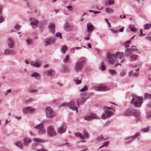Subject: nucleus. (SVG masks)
<instances>
[{"label":"nucleus","mask_w":151,"mask_h":151,"mask_svg":"<svg viewBox=\"0 0 151 151\" xmlns=\"http://www.w3.org/2000/svg\"><path fill=\"white\" fill-rule=\"evenodd\" d=\"M133 98L131 103L135 107H139L141 106L143 102L142 97L136 95L132 96Z\"/></svg>","instance_id":"3"},{"label":"nucleus","mask_w":151,"mask_h":151,"mask_svg":"<svg viewBox=\"0 0 151 151\" xmlns=\"http://www.w3.org/2000/svg\"><path fill=\"white\" fill-rule=\"evenodd\" d=\"M84 132V135H82V134L80 132H77L75 133V135L78 137H80L81 139H84L85 138V136L86 137L88 138L89 137L90 135L88 133L87 130L84 129L83 130Z\"/></svg>","instance_id":"11"},{"label":"nucleus","mask_w":151,"mask_h":151,"mask_svg":"<svg viewBox=\"0 0 151 151\" xmlns=\"http://www.w3.org/2000/svg\"><path fill=\"white\" fill-rule=\"evenodd\" d=\"M80 98L77 100V105H76L74 101H71L68 103H64L61 104L60 107L67 106L73 110H76V113L78 112V108L79 106V104L84 102L86 99V93H81L80 95Z\"/></svg>","instance_id":"1"},{"label":"nucleus","mask_w":151,"mask_h":151,"mask_svg":"<svg viewBox=\"0 0 151 151\" xmlns=\"http://www.w3.org/2000/svg\"><path fill=\"white\" fill-rule=\"evenodd\" d=\"M106 12L109 14H113L114 12V10L110 7H106L105 9Z\"/></svg>","instance_id":"26"},{"label":"nucleus","mask_w":151,"mask_h":151,"mask_svg":"<svg viewBox=\"0 0 151 151\" xmlns=\"http://www.w3.org/2000/svg\"><path fill=\"white\" fill-rule=\"evenodd\" d=\"M102 65H101V70H104L106 69V67L105 65H103V62H101Z\"/></svg>","instance_id":"54"},{"label":"nucleus","mask_w":151,"mask_h":151,"mask_svg":"<svg viewBox=\"0 0 151 151\" xmlns=\"http://www.w3.org/2000/svg\"><path fill=\"white\" fill-rule=\"evenodd\" d=\"M64 27L65 30L68 31L71 30L72 29V27L67 23H65Z\"/></svg>","instance_id":"24"},{"label":"nucleus","mask_w":151,"mask_h":151,"mask_svg":"<svg viewBox=\"0 0 151 151\" xmlns=\"http://www.w3.org/2000/svg\"><path fill=\"white\" fill-rule=\"evenodd\" d=\"M4 20V19L2 17H0V23L3 22Z\"/></svg>","instance_id":"61"},{"label":"nucleus","mask_w":151,"mask_h":151,"mask_svg":"<svg viewBox=\"0 0 151 151\" xmlns=\"http://www.w3.org/2000/svg\"><path fill=\"white\" fill-rule=\"evenodd\" d=\"M128 74L129 75V76H132V74H133L132 70H131L128 73Z\"/></svg>","instance_id":"59"},{"label":"nucleus","mask_w":151,"mask_h":151,"mask_svg":"<svg viewBox=\"0 0 151 151\" xmlns=\"http://www.w3.org/2000/svg\"><path fill=\"white\" fill-rule=\"evenodd\" d=\"M109 144V142L108 141L105 142L103 143V144L102 146H101V147H99V148L100 149L101 148L103 147H104V146L107 147V146Z\"/></svg>","instance_id":"41"},{"label":"nucleus","mask_w":151,"mask_h":151,"mask_svg":"<svg viewBox=\"0 0 151 151\" xmlns=\"http://www.w3.org/2000/svg\"><path fill=\"white\" fill-rule=\"evenodd\" d=\"M129 28L132 31L135 32L137 31L136 27L134 25L130 24L129 25Z\"/></svg>","instance_id":"35"},{"label":"nucleus","mask_w":151,"mask_h":151,"mask_svg":"<svg viewBox=\"0 0 151 151\" xmlns=\"http://www.w3.org/2000/svg\"><path fill=\"white\" fill-rule=\"evenodd\" d=\"M45 73L47 76H52L55 74L54 71L53 70H49L46 71L45 72Z\"/></svg>","instance_id":"19"},{"label":"nucleus","mask_w":151,"mask_h":151,"mask_svg":"<svg viewBox=\"0 0 151 151\" xmlns=\"http://www.w3.org/2000/svg\"><path fill=\"white\" fill-rule=\"evenodd\" d=\"M146 117L147 118H149L151 117V111L148 112L146 114Z\"/></svg>","instance_id":"49"},{"label":"nucleus","mask_w":151,"mask_h":151,"mask_svg":"<svg viewBox=\"0 0 151 151\" xmlns=\"http://www.w3.org/2000/svg\"><path fill=\"white\" fill-rule=\"evenodd\" d=\"M149 127H147L146 128H142L141 129V131L143 132H147L149 130Z\"/></svg>","instance_id":"40"},{"label":"nucleus","mask_w":151,"mask_h":151,"mask_svg":"<svg viewBox=\"0 0 151 151\" xmlns=\"http://www.w3.org/2000/svg\"><path fill=\"white\" fill-rule=\"evenodd\" d=\"M7 43L8 46L10 48H13L14 46V42L11 38H9L7 40Z\"/></svg>","instance_id":"16"},{"label":"nucleus","mask_w":151,"mask_h":151,"mask_svg":"<svg viewBox=\"0 0 151 151\" xmlns=\"http://www.w3.org/2000/svg\"><path fill=\"white\" fill-rule=\"evenodd\" d=\"M133 47H136L133 46L132 47L130 48L126 49L125 51V55L127 56H129L130 54L132 53V51L134 50H137L136 48H133Z\"/></svg>","instance_id":"17"},{"label":"nucleus","mask_w":151,"mask_h":151,"mask_svg":"<svg viewBox=\"0 0 151 151\" xmlns=\"http://www.w3.org/2000/svg\"><path fill=\"white\" fill-rule=\"evenodd\" d=\"M34 142L36 143H40L44 142V141L41 139L37 138H34L33 139Z\"/></svg>","instance_id":"31"},{"label":"nucleus","mask_w":151,"mask_h":151,"mask_svg":"<svg viewBox=\"0 0 151 151\" xmlns=\"http://www.w3.org/2000/svg\"><path fill=\"white\" fill-rule=\"evenodd\" d=\"M32 77H34L37 80H39L40 78V75L36 72L33 73L31 75Z\"/></svg>","instance_id":"25"},{"label":"nucleus","mask_w":151,"mask_h":151,"mask_svg":"<svg viewBox=\"0 0 151 151\" xmlns=\"http://www.w3.org/2000/svg\"><path fill=\"white\" fill-rule=\"evenodd\" d=\"M75 49L74 47L71 48L70 50V53H73L75 52L74 50Z\"/></svg>","instance_id":"57"},{"label":"nucleus","mask_w":151,"mask_h":151,"mask_svg":"<svg viewBox=\"0 0 151 151\" xmlns=\"http://www.w3.org/2000/svg\"><path fill=\"white\" fill-rule=\"evenodd\" d=\"M55 41V38L53 37H49L45 39L44 41V43L46 46L53 43Z\"/></svg>","instance_id":"12"},{"label":"nucleus","mask_w":151,"mask_h":151,"mask_svg":"<svg viewBox=\"0 0 151 151\" xmlns=\"http://www.w3.org/2000/svg\"><path fill=\"white\" fill-rule=\"evenodd\" d=\"M31 65L35 67L39 68L40 67V64L39 61L38 60H37L35 62H31Z\"/></svg>","instance_id":"22"},{"label":"nucleus","mask_w":151,"mask_h":151,"mask_svg":"<svg viewBox=\"0 0 151 151\" xmlns=\"http://www.w3.org/2000/svg\"><path fill=\"white\" fill-rule=\"evenodd\" d=\"M132 110L127 109L124 112V114L126 116H129L132 115Z\"/></svg>","instance_id":"29"},{"label":"nucleus","mask_w":151,"mask_h":151,"mask_svg":"<svg viewBox=\"0 0 151 151\" xmlns=\"http://www.w3.org/2000/svg\"><path fill=\"white\" fill-rule=\"evenodd\" d=\"M140 134L138 132H136L135 134L132 136L128 137L126 138V139L127 140H128L129 141H131L134 139L136 138H139V137H140Z\"/></svg>","instance_id":"14"},{"label":"nucleus","mask_w":151,"mask_h":151,"mask_svg":"<svg viewBox=\"0 0 151 151\" xmlns=\"http://www.w3.org/2000/svg\"><path fill=\"white\" fill-rule=\"evenodd\" d=\"M108 72L109 74L113 76L116 75L117 74V72L115 70L109 69Z\"/></svg>","instance_id":"32"},{"label":"nucleus","mask_w":151,"mask_h":151,"mask_svg":"<svg viewBox=\"0 0 151 151\" xmlns=\"http://www.w3.org/2000/svg\"><path fill=\"white\" fill-rule=\"evenodd\" d=\"M120 17L121 19L125 18L126 17V15L125 14L123 16L121 15L120 16Z\"/></svg>","instance_id":"62"},{"label":"nucleus","mask_w":151,"mask_h":151,"mask_svg":"<svg viewBox=\"0 0 151 151\" xmlns=\"http://www.w3.org/2000/svg\"><path fill=\"white\" fill-rule=\"evenodd\" d=\"M36 111V109L29 106L24 107L22 109L23 113L25 114H31L35 112Z\"/></svg>","instance_id":"7"},{"label":"nucleus","mask_w":151,"mask_h":151,"mask_svg":"<svg viewBox=\"0 0 151 151\" xmlns=\"http://www.w3.org/2000/svg\"><path fill=\"white\" fill-rule=\"evenodd\" d=\"M10 91H11V89H9V90H7V91L6 92V93H4V95H5V96H6V95H7V94H8L9 93H10Z\"/></svg>","instance_id":"56"},{"label":"nucleus","mask_w":151,"mask_h":151,"mask_svg":"<svg viewBox=\"0 0 151 151\" xmlns=\"http://www.w3.org/2000/svg\"><path fill=\"white\" fill-rule=\"evenodd\" d=\"M93 88L98 91H105L110 89V88L106 87V86L103 84L98 86L95 85L93 86Z\"/></svg>","instance_id":"9"},{"label":"nucleus","mask_w":151,"mask_h":151,"mask_svg":"<svg viewBox=\"0 0 151 151\" xmlns=\"http://www.w3.org/2000/svg\"><path fill=\"white\" fill-rule=\"evenodd\" d=\"M26 42L27 44L29 45L32 42V40L30 38H27L26 40Z\"/></svg>","instance_id":"42"},{"label":"nucleus","mask_w":151,"mask_h":151,"mask_svg":"<svg viewBox=\"0 0 151 151\" xmlns=\"http://www.w3.org/2000/svg\"><path fill=\"white\" fill-rule=\"evenodd\" d=\"M21 27V26L18 24L16 25L14 27L15 29L17 30H19V29H20Z\"/></svg>","instance_id":"46"},{"label":"nucleus","mask_w":151,"mask_h":151,"mask_svg":"<svg viewBox=\"0 0 151 151\" xmlns=\"http://www.w3.org/2000/svg\"><path fill=\"white\" fill-rule=\"evenodd\" d=\"M49 28L50 31L52 33H55V25L53 24H51L49 26Z\"/></svg>","instance_id":"28"},{"label":"nucleus","mask_w":151,"mask_h":151,"mask_svg":"<svg viewBox=\"0 0 151 151\" xmlns=\"http://www.w3.org/2000/svg\"><path fill=\"white\" fill-rule=\"evenodd\" d=\"M56 36L57 37H59L60 38H62L61 34L59 32H57L56 34Z\"/></svg>","instance_id":"50"},{"label":"nucleus","mask_w":151,"mask_h":151,"mask_svg":"<svg viewBox=\"0 0 151 151\" xmlns=\"http://www.w3.org/2000/svg\"><path fill=\"white\" fill-rule=\"evenodd\" d=\"M66 8L68 9L69 11L71 10L72 6H66Z\"/></svg>","instance_id":"58"},{"label":"nucleus","mask_w":151,"mask_h":151,"mask_svg":"<svg viewBox=\"0 0 151 151\" xmlns=\"http://www.w3.org/2000/svg\"><path fill=\"white\" fill-rule=\"evenodd\" d=\"M65 145H66L67 146L69 147L70 146V144L69 143L67 142L65 143L64 144H63L62 145L63 146Z\"/></svg>","instance_id":"60"},{"label":"nucleus","mask_w":151,"mask_h":151,"mask_svg":"<svg viewBox=\"0 0 151 151\" xmlns=\"http://www.w3.org/2000/svg\"><path fill=\"white\" fill-rule=\"evenodd\" d=\"M110 30L112 33L114 34L118 32V30H115L112 29H111Z\"/></svg>","instance_id":"52"},{"label":"nucleus","mask_w":151,"mask_h":151,"mask_svg":"<svg viewBox=\"0 0 151 151\" xmlns=\"http://www.w3.org/2000/svg\"><path fill=\"white\" fill-rule=\"evenodd\" d=\"M29 91L32 93H36L37 91V89H31L29 90Z\"/></svg>","instance_id":"45"},{"label":"nucleus","mask_w":151,"mask_h":151,"mask_svg":"<svg viewBox=\"0 0 151 151\" xmlns=\"http://www.w3.org/2000/svg\"><path fill=\"white\" fill-rule=\"evenodd\" d=\"M67 127L65 124H63L61 126L58 128L57 131L59 133H63L65 132Z\"/></svg>","instance_id":"15"},{"label":"nucleus","mask_w":151,"mask_h":151,"mask_svg":"<svg viewBox=\"0 0 151 151\" xmlns=\"http://www.w3.org/2000/svg\"><path fill=\"white\" fill-rule=\"evenodd\" d=\"M46 118L48 119H52L55 116V114L53 109L50 107H47L45 109Z\"/></svg>","instance_id":"4"},{"label":"nucleus","mask_w":151,"mask_h":151,"mask_svg":"<svg viewBox=\"0 0 151 151\" xmlns=\"http://www.w3.org/2000/svg\"><path fill=\"white\" fill-rule=\"evenodd\" d=\"M85 60L83 58H80L77 61L75 66L76 71L81 70L84 66Z\"/></svg>","instance_id":"6"},{"label":"nucleus","mask_w":151,"mask_h":151,"mask_svg":"<svg viewBox=\"0 0 151 151\" xmlns=\"http://www.w3.org/2000/svg\"><path fill=\"white\" fill-rule=\"evenodd\" d=\"M88 90L87 87L86 86H84L80 90L81 92H83Z\"/></svg>","instance_id":"44"},{"label":"nucleus","mask_w":151,"mask_h":151,"mask_svg":"<svg viewBox=\"0 0 151 151\" xmlns=\"http://www.w3.org/2000/svg\"><path fill=\"white\" fill-rule=\"evenodd\" d=\"M87 29L88 32H92L93 29V26L91 23H88L87 24Z\"/></svg>","instance_id":"27"},{"label":"nucleus","mask_w":151,"mask_h":151,"mask_svg":"<svg viewBox=\"0 0 151 151\" xmlns=\"http://www.w3.org/2000/svg\"><path fill=\"white\" fill-rule=\"evenodd\" d=\"M123 56V53L120 52H116L115 54H111L109 52H107L106 54V57L109 58V62L111 64H114L116 61L121 63L123 62L124 60V59H122Z\"/></svg>","instance_id":"2"},{"label":"nucleus","mask_w":151,"mask_h":151,"mask_svg":"<svg viewBox=\"0 0 151 151\" xmlns=\"http://www.w3.org/2000/svg\"><path fill=\"white\" fill-rule=\"evenodd\" d=\"M10 122V120H9L8 119H6L5 120L4 124V125H6L8 123H9Z\"/></svg>","instance_id":"55"},{"label":"nucleus","mask_w":151,"mask_h":151,"mask_svg":"<svg viewBox=\"0 0 151 151\" xmlns=\"http://www.w3.org/2000/svg\"><path fill=\"white\" fill-rule=\"evenodd\" d=\"M69 55H67L65 58L63 60V62L64 63H66L68 61L69 59Z\"/></svg>","instance_id":"43"},{"label":"nucleus","mask_w":151,"mask_h":151,"mask_svg":"<svg viewBox=\"0 0 151 151\" xmlns=\"http://www.w3.org/2000/svg\"><path fill=\"white\" fill-rule=\"evenodd\" d=\"M30 25L34 28H36L38 23V21L33 18H31L29 19Z\"/></svg>","instance_id":"13"},{"label":"nucleus","mask_w":151,"mask_h":151,"mask_svg":"<svg viewBox=\"0 0 151 151\" xmlns=\"http://www.w3.org/2000/svg\"><path fill=\"white\" fill-rule=\"evenodd\" d=\"M47 133L50 137H53L56 135L54 128L52 126H49L47 128Z\"/></svg>","instance_id":"10"},{"label":"nucleus","mask_w":151,"mask_h":151,"mask_svg":"<svg viewBox=\"0 0 151 151\" xmlns=\"http://www.w3.org/2000/svg\"><path fill=\"white\" fill-rule=\"evenodd\" d=\"M15 145L19 148H20L22 149L23 147V144H22L20 142H17L15 143Z\"/></svg>","instance_id":"33"},{"label":"nucleus","mask_w":151,"mask_h":151,"mask_svg":"<svg viewBox=\"0 0 151 151\" xmlns=\"http://www.w3.org/2000/svg\"><path fill=\"white\" fill-rule=\"evenodd\" d=\"M107 2L108 3V6H110L111 5L113 4L114 3V0H106Z\"/></svg>","instance_id":"38"},{"label":"nucleus","mask_w":151,"mask_h":151,"mask_svg":"<svg viewBox=\"0 0 151 151\" xmlns=\"http://www.w3.org/2000/svg\"><path fill=\"white\" fill-rule=\"evenodd\" d=\"M37 151H47V150L46 149L42 148V149H40L38 150Z\"/></svg>","instance_id":"63"},{"label":"nucleus","mask_w":151,"mask_h":151,"mask_svg":"<svg viewBox=\"0 0 151 151\" xmlns=\"http://www.w3.org/2000/svg\"><path fill=\"white\" fill-rule=\"evenodd\" d=\"M44 126V124L43 123H40L34 126V127L38 129L37 132L38 134H44L46 132L45 129L43 128Z\"/></svg>","instance_id":"8"},{"label":"nucleus","mask_w":151,"mask_h":151,"mask_svg":"<svg viewBox=\"0 0 151 151\" xmlns=\"http://www.w3.org/2000/svg\"><path fill=\"white\" fill-rule=\"evenodd\" d=\"M75 83L77 84H80L81 82V81L80 80H78L76 78L75 80H74Z\"/></svg>","instance_id":"48"},{"label":"nucleus","mask_w":151,"mask_h":151,"mask_svg":"<svg viewBox=\"0 0 151 151\" xmlns=\"http://www.w3.org/2000/svg\"><path fill=\"white\" fill-rule=\"evenodd\" d=\"M96 140L98 142L102 141L105 140V139L103 138L102 135L98 136L96 138Z\"/></svg>","instance_id":"34"},{"label":"nucleus","mask_w":151,"mask_h":151,"mask_svg":"<svg viewBox=\"0 0 151 151\" xmlns=\"http://www.w3.org/2000/svg\"><path fill=\"white\" fill-rule=\"evenodd\" d=\"M88 11H89V12H93L94 14H98L100 12V11H95L94 10H89Z\"/></svg>","instance_id":"47"},{"label":"nucleus","mask_w":151,"mask_h":151,"mask_svg":"<svg viewBox=\"0 0 151 151\" xmlns=\"http://www.w3.org/2000/svg\"><path fill=\"white\" fill-rule=\"evenodd\" d=\"M32 140L30 138L28 137H25L23 139V142L24 145L26 146H28L31 142Z\"/></svg>","instance_id":"18"},{"label":"nucleus","mask_w":151,"mask_h":151,"mask_svg":"<svg viewBox=\"0 0 151 151\" xmlns=\"http://www.w3.org/2000/svg\"><path fill=\"white\" fill-rule=\"evenodd\" d=\"M126 74V70H123L120 73V76H124Z\"/></svg>","instance_id":"39"},{"label":"nucleus","mask_w":151,"mask_h":151,"mask_svg":"<svg viewBox=\"0 0 151 151\" xmlns=\"http://www.w3.org/2000/svg\"><path fill=\"white\" fill-rule=\"evenodd\" d=\"M97 117L93 114L84 117V119L87 121H90L93 119H97Z\"/></svg>","instance_id":"20"},{"label":"nucleus","mask_w":151,"mask_h":151,"mask_svg":"<svg viewBox=\"0 0 151 151\" xmlns=\"http://www.w3.org/2000/svg\"><path fill=\"white\" fill-rule=\"evenodd\" d=\"M138 56L137 55H132L130 56V59L132 61L136 60L138 58Z\"/></svg>","instance_id":"30"},{"label":"nucleus","mask_w":151,"mask_h":151,"mask_svg":"<svg viewBox=\"0 0 151 151\" xmlns=\"http://www.w3.org/2000/svg\"><path fill=\"white\" fill-rule=\"evenodd\" d=\"M104 109H107L108 110L105 111L102 114L101 118L103 119H105L110 117L113 114V112L112 111H109V110H112L111 107L104 106L103 107Z\"/></svg>","instance_id":"5"},{"label":"nucleus","mask_w":151,"mask_h":151,"mask_svg":"<svg viewBox=\"0 0 151 151\" xmlns=\"http://www.w3.org/2000/svg\"><path fill=\"white\" fill-rule=\"evenodd\" d=\"M148 107L150 108H151V101L148 103Z\"/></svg>","instance_id":"64"},{"label":"nucleus","mask_w":151,"mask_h":151,"mask_svg":"<svg viewBox=\"0 0 151 151\" xmlns=\"http://www.w3.org/2000/svg\"><path fill=\"white\" fill-rule=\"evenodd\" d=\"M14 51L13 50H10L9 49L5 50L4 54V55H14Z\"/></svg>","instance_id":"21"},{"label":"nucleus","mask_w":151,"mask_h":151,"mask_svg":"<svg viewBox=\"0 0 151 151\" xmlns=\"http://www.w3.org/2000/svg\"><path fill=\"white\" fill-rule=\"evenodd\" d=\"M144 29H145L148 30L151 27V25L150 24H145L144 26Z\"/></svg>","instance_id":"36"},{"label":"nucleus","mask_w":151,"mask_h":151,"mask_svg":"<svg viewBox=\"0 0 151 151\" xmlns=\"http://www.w3.org/2000/svg\"><path fill=\"white\" fill-rule=\"evenodd\" d=\"M63 69L64 71L68 70V68L67 66L65 65L63 67Z\"/></svg>","instance_id":"53"},{"label":"nucleus","mask_w":151,"mask_h":151,"mask_svg":"<svg viewBox=\"0 0 151 151\" xmlns=\"http://www.w3.org/2000/svg\"><path fill=\"white\" fill-rule=\"evenodd\" d=\"M132 116H133L135 117L138 118L140 116V112L138 110L132 109Z\"/></svg>","instance_id":"23"},{"label":"nucleus","mask_w":151,"mask_h":151,"mask_svg":"<svg viewBox=\"0 0 151 151\" xmlns=\"http://www.w3.org/2000/svg\"><path fill=\"white\" fill-rule=\"evenodd\" d=\"M67 47L66 45H64L62 47V51L64 54L65 53L66 51L67 50Z\"/></svg>","instance_id":"37"},{"label":"nucleus","mask_w":151,"mask_h":151,"mask_svg":"<svg viewBox=\"0 0 151 151\" xmlns=\"http://www.w3.org/2000/svg\"><path fill=\"white\" fill-rule=\"evenodd\" d=\"M145 96L146 98H149L151 97V95L148 94L147 93H145Z\"/></svg>","instance_id":"51"}]
</instances>
